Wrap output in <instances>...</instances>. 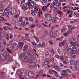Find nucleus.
<instances>
[{"instance_id":"6e6d98bb","label":"nucleus","mask_w":79,"mask_h":79,"mask_svg":"<svg viewBox=\"0 0 79 79\" xmlns=\"http://www.w3.org/2000/svg\"><path fill=\"white\" fill-rule=\"evenodd\" d=\"M56 41H58V40H59V41H62V39H61V38H58L56 39Z\"/></svg>"},{"instance_id":"bb28decb","label":"nucleus","mask_w":79,"mask_h":79,"mask_svg":"<svg viewBox=\"0 0 79 79\" xmlns=\"http://www.w3.org/2000/svg\"><path fill=\"white\" fill-rule=\"evenodd\" d=\"M35 10L38 12V14L39 16H40V9L38 8H37L36 7H35Z\"/></svg>"},{"instance_id":"e2e57ef3","label":"nucleus","mask_w":79,"mask_h":79,"mask_svg":"<svg viewBox=\"0 0 79 79\" xmlns=\"http://www.w3.org/2000/svg\"><path fill=\"white\" fill-rule=\"evenodd\" d=\"M74 40L75 42H76L77 44L79 43V39H75Z\"/></svg>"},{"instance_id":"b1692460","label":"nucleus","mask_w":79,"mask_h":79,"mask_svg":"<svg viewBox=\"0 0 79 79\" xmlns=\"http://www.w3.org/2000/svg\"><path fill=\"white\" fill-rule=\"evenodd\" d=\"M11 6L10 5H8L7 7L5 8V11H9L10 10V9H11Z\"/></svg>"},{"instance_id":"c756f323","label":"nucleus","mask_w":79,"mask_h":79,"mask_svg":"<svg viewBox=\"0 0 79 79\" xmlns=\"http://www.w3.org/2000/svg\"><path fill=\"white\" fill-rule=\"evenodd\" d=\"M51 20L54 23H56V19L54 17H52V18L51 19Z\"/></svg>"},{"instance_id":"de8ad7c7","label":"nucleus","mask_w":79,"mask_h":79,"mask_svg":"<svg viewBox=\"0 0 79 79\" xmlns=\"http://www.w3.org/2000/svg\"><path fill=\"white\" fill-rule=\"evenodd\" d=\"M57 2H58V1H57L56 0H54L53 1V5H56V3H57Z\"/></svg>"},{"instance_id":"69168bd1","label":"nucleus","mask_w":79,"mask_h":79,"mask_svg":"<svg viewBox=\"0 0 79 79\" xmlns=\"http://www.w3.org/2000/svg\"><path fill=\"white\" fill-rule=\"evenodd\" d=\"M54 10L56 11H58V9L56 7L54 8Z\"/></svg>"},{"instance_id":"13d9d810","label":"nucleus","mask_w":79,"mask_h":79,"mask_svg":"<svg viewBox=\"0 0 79 79\" xmlns=\"http://www.w3.org/2000/svg\"><path fill=\"white\" fill-rule=\"evenodd\" d=\"M7 28L8 29H9V30H10V31H12L13 30V27H10L9 26H7Z\"/></svg>"},{"instance_id":"864d4df0","label":"nucleus","mask_w":79,"mask_h":79,"mask_svg":"<svg viewBox=\"0 0 79 79\" xmlns=\"http://www.w3.org/2000/svg\"><path fill=\"white\" fill-rule=\"evenodd\" d=\"M63 35L64 36V37H67V36L68 35V33L66 32L64 33L63 34Z\"/></svg>"},{"instance_id":"f8f14e48","label":"nucleus","mask_w":79,"mask_h":79,"mask_svg":"<svg viewBox=\"0 0 79 79\" xmlns=\"http://www.w3.org/2000/svg\"><path fill=\"white\" fill-rule=\"evenodd\" d=\"M0 58L2 61H5V60H6V55L5 56L4 54H1L0 55Z\"/></svg>"},{"instance_id":"412c9836","label":"nucleus","mask_w":79,"mask_h":79,"mask_svg":"<svg viewBox=\"0 0 79 79\" xmlns=\"http://www.w3.org/2000/svg\"><path fill=\"white\" fill-rule=\"evenodd\" d=\"M56 6L58 8H59V10H61V3L60 2H59L56 3Z\"/></svg>"},{"instance_id":"f3484780","label":"nucleus","mask_w":79,"mask_h":79,"mask_svg":"<svg viewBox=\"0 0 79 79\" xmlns=\"http://www.w3.org/2000/svg\"><path fill=\"white\" fill-rule=\"evenodd\" d=\"M28 76L31 78H32L34 77V74L31 72H29L28 73Z\"/></svg>"},{"instance_id":"2eb2a0df","label":"nucleus","mask_w":79,"mask_h":79,"mask_svg":"<svg viewBox=\"0 0 79 79\" xmlns=\"http://www.w3.org/2000/svg\"><path fill=\"white\" fill-rule=\"evenodd\" d=\"M6 60L10 61L12 60V57L10 56H9L8 55H6Z\"/></svg>"},{"instance_id":"ea45409f","label":"nucleus","mask_w":79,"mask_h":79,"mask_svg":"<svg viewBox=\"0 0 79 79\" xmlns=\"http://www.w3.org/2000/svg\"><path fill=\"white\" fill-rule=\"evenodd\" d=\"M63 62L64 64H68V63H69V62L66 60H63Z\"/></svg>"},{"instance_id":"72a5a7b5","label":"nucleus","mask_w":79,"mask_h":79,"mask_svg":"<svg viewBox=\"0 0 79 79\" xmlns=\"http://www.w3.org/2000/svg\"><path fill=\"white\" fill-rule=\"evenodd\" d=\"M33 37L36 40L37 42H39V40L38 37H37V36H35V35L33 36Z\"/></svg>"},{"instance_id":"79ce46f5","label":"nucleus","mask_w":79,"mask_h":79,"mask_svg":"<svg viewBox=\"0 0 79 79\" xmlns=\"http://www.w3.org/2000/svg\"><path fill=\"white\" fill-rule=\"evenodd\" d=\"M4 15L6 17H8L10 16V14L8 12H6L5 13Z\"/></svg>"},{"instance_id":"4be33fe9","label":"nucleus","mask_w":79,"mask_h":79,"mask_svg":"<svg viewBox=\"0 0 79 79\" xmlns=\"http://www.w3.org/2000/svg\"><path fill=\"white\" fill-rule=\"evenodd\" d=\"M17 1L18 2L19 4H20V5H21V4H23L24 2H25L26 0H17Z\"/></svg>"},{"instance_id":"f03ea898","label":"nucleus","mask_w":79,"mask_h":79,"mask_svg":"<svg viewBox=\"0 0 79 79\" xmlns=\"http://www.w3.org/2000/svg\"><path fill=\"white\" fill-rule=\"evenodd\" d=\"M13 46L11 44H7L6 50L10 54H12V52H11V51H13Z\"/></svg>"},{"instance_id":"4d7b16f0","label":"nucleus","mask_w":79,"mask_h":79,"mask_svg":"<svg viewBox=\"0 0 79 79\" xmlns=\"http://www.w3.org/2000/svg\"><path fill=\"white\" fill-rule=\"evenodd\" d=\"M57 52L59 54L61 53V50L60 49V48H58L57 49Z\"/></svg>"},{"instance_id":"a878e982","label":"nucleus","mask_w":79,"mask_h":79,"mask_svg":"<svg viewBox=\"0 0 79 79\" xmlns=\"http://www.w3.org/2000/svg\"><path fill=\"white\" fill-rule=\"evenodd\" d=\"M45 62H44V64L45 65L47 64H49V61H48L47 59H46L44 60Z\"/></svg>"},{"instance_id":"bf43d9fd","label":"nucleus","mask_w":79,"mask_h":79,"mask_svg":"<svg viewBox=\"0 0 79 79\" xmlns=\"http://www.w3.org/2000/svg\"><path fill=\"white\" fill-rule=\"evenodd\" d=\"M36 26V25H35V24H32L31 25V28H33V27H35Z\"/></svg>"},{"instance_id":"c9c22d12","label":"nucleus","mask_w":79,"mask_h":79,"mask_svg":"<svg viewBox=\"0 0 79 79\" xmlns=\"http://www.w3.org/2000/svg\"><path fill=\"white\" fill-rule=\"evenodd\" d=\"M70 64L72 66H73L75 64V61L74 60H72L70 62Z\"/></svg>"},{"instance_id":"6ab92c4d","label":"nucleus","mask_w":79,"mask_h":79,"mask_svg":"<svg viewBox=\"0 0 79 79\" xmlns=\"http://www.w3.org/2000/svg\"><path fill=\"white\" fill-rule=\"evenodd\" d=\"M56 18L57 19H61V15L59 14H56L55 15Z\"/></svg>"},{"instance_id":"3c124183","label":"nucleus","mask_w":79,"mask_h":79,"mask_svg":"<svg viewBox=\"0 0 79 79\" xmlns=\"http://www.w3.org/2000/svg\"><path fill=\"white\" fill-rule=\"evenodd\" d=\"M42 3L43 5H45L47 4V2L42 1Z\"/></svg>"},{"instance_id":"09e8293b","label":"nucleus","mask_w":79,"mask_h":79,"mask_svg":"<svg viewBox=\"0 0 79 79\" xmlns=\"http://www.w3.org/2000/svg\"><path fill=\"white\" fill-rule=\"evenodd\" d=\"M32 43L33 46L35 47H37V44L33 42H32Z\"/></svg>"},{"instance_id":"0eeeda50","label":"nucleus","mask_w":79,"mask_h":79,"mask_svg":"<svg viewBox=\"0 0 79 79\" xmlns=\"http://www.w3.org/2000/svg\"><path fill=\"white\" fill-rule=\"evenodd\" d=\"M42 44H38V45H37L38 48H40L41 47L42 48L43 47H44L45 45V42L44 41H43L42 42Z\"/></svg>"},{"instance_id":"9b49d317","label":"nucleus","mask_w":79,"mask_h":79,"mask_svg":"<svg viewBox=\"0 0 79 79\" xmlns=\"http://www.w3.org/2000/svg\"><path fill=\"white\" fill-rule=\"evenodd\" d=\"M27 57H25L23 60V61L25 63H28L30 61L29 59Z\"/></svg>"},{"instance_id":"0e129e2a","label":"nucleus","mask_w":79,"mask_h":79,"mask_svg":"<svg viewBox=\"0 0 79 79\" xmlns=\"http://www.w3.org/2000/svg\"><path fill=\"white\" fill-rule=\"evenodd\" d=\"M29 21L31 22L33 21V19L32 18V17H30L29 18Z\"/></svg>"},{"instance_id":"5701e85b","label":"nucleus","mask_w":79,"mask_h":79,"mask_svg":"<svg viewBox=\"0 0 79 79\" xmlns=\"http://www.w3.org/2000/svg\"><path fill=\"white\" fill-rule=\"evenodd\" d=\"M27 49H28V45H26L23 47V52H25V51H26Z\"/></svg>"},{"instance_id":"dca6fc26","label":"nucleus","mask_w":79,"mask_h":79,"mask_svg":"<svg viewBox=\"0 0 79 79\" xmlns=\"http://www.w3.org/2000/svg\"><path fill=\"white\" fill-rule=\"evenodd\" d=\"M0 34L1 36L5 35V32L3 31V28H0Z\"/></svg>"},{"instance_id":"9d476101","label":"nucleus","mask_w":79,"mask_h":79,"mask_svg":"<svg viewBox=\"0 0 79 79\" xmlns=\"http://www.w3.org/2000/svg\"><path fill=\"white\" fill-rule=\"evenodd\" d=\"M29 55H27V53H23V55H20L19 56L20 58V59H22V58H24L25 57H28V56Z\"/></svg>"},{"instance_id":"052dcab7","label":"nucleus","mask_w":79,"mask_h":79,"mask_svg":"<svg viewBox=\"0 0 79 79\" xmlns=\"http://www.w3.org/2000/svg\"><path fill=\"white\" fill-rule=\"evenodd\" d=\"M50 36L51 37H53V32L52 31H50Z\"/></svg>"},{"instance_id":"2f4dec72","label":"nucleus","mask_w":79,"mask_h":79,"mask_svg":"<svg viewBox=\"0 0 79 79\" xmlns=\"http://www.w3.org/2000/svg\"><path fill=\"white\" fill-rule=\"evenodd\" d=\"M75 68L77 70L79 69V64H77L75 65Z\"/></svg>"},{"instance_id":"a211bd4d","label":"nucleus","mask_w":79,"mask_h":79,"mask_svg":"<svg viewBox=\"0 0 79 79\" xmlns=\"http://www.w3.org/2000/svg\"><path fill=\"white\" fill-rule=\"evenodd\" d=\"M29 65L30 66H33V67H35L37 64H36V63H35V62H31L29 63Z\"/></svg>"},{"instance_id":"58836bf2","label":"nucleus","mask_w":79,"mask_h":79,"mask_svg":"<svg viewBox=\"0 0 79 79\" xmlns=\"http://www.w3.org/2000/svg\"><path fill=\"white\" fill-rule=\"evenodd\" d=\"M23 6H24L26 8L27 7V6H29L30 4L29 3H28V2L27 3H25L23 4Z\"/></svg>"},{"instance_id":"a19ab883","label":"nucleus","mask_w":79,"mask_h":79,"mask_svg":"<svg viewBox=\"0 0 79 79\" xmlns=\"http://www.w3.org/2000/svg\"><path fill=\"white\" fill-rule=\"evenodd\" d=\"M67 51L69 53H71L73 52V49L71 48H69L67 49Z\"/></svg>"},{"instance_id":"f257e3e1","label":"nucleus","mask_w":79,"mask_h":79,"mask_svg":"<svg viewBox=\"0 0 79 79\" xmlns=\"http://www.w3.org/2000/svg\"><path fill=\"white\" fill-rule=\"evenodd\" d=\"M17 74L18 75L21 76H23V77H26L27 76V73L24 72L23 70H21L20 71L19 69L17 70Z\"/></svg>"},{"instance_id":"7ed1b4c3","label":"nucleus","mask_w":79,"mask_h":79,"mask_svg":"<svg viewBox=\"0 0 79 79\" xmlns=\"http://www.w3.org/2000/svg\"><path fill=\"white\" fill-rule=\"evenodd\" d=\"M70 44H71V45H72V46H73L72 47V48L74 50V51H76V50H77V49H76V48L75 46H77V44L76 42H73V41H71L70 42Z\"/></svg>"},{"instance_id":"20e7f679","label":"nucleus","mask_w":79,"mask_h":79,"mask_svg":"<svg viewBox=\"0 0 79 79\" xmlns=\"http://www.w3.org/2000/svg\"><path fill=\"white\" fill-rule=\"evenodd\" d=\"M26 53H27V55H28V56H30L31 57H34L35 55L34 52V51L32 50H30L28 52Z\"/></svg>"},{"instance_id":"cd10ccee","label":"nucleus","mask_w":79,"mask_h":79,"mask_svg":"<svg viewBox=\"0 0 79 79\" xmlns=\"http://www.w3.org/2000/svg\"><path fill=\"white\" fill-rule=\"evenodd\" d=\"M49 70L48 73H50V74H54L55 72V71L51 69H49Z\"/></svg>"},{"instance_id":"f704fd0d","label":"nucleus","mask_w":79,"mask_h":79,"mask_svg":"<svg viewBox=\"0 0 79 79\" xmlns=\"http://www.w3.org/2000/svg\"><path fill=\"white\" fill-rule=\"evenodd\" d=\"M5 10H0V14L1 15L2 14V15H4V13H5Z\"/></svg>"},{"instance_id":"a18cd8bd","label":"nucleus","mask_w":79,"mask_h":79,"mask_svg":"<svg viewBox=\"0 0 79 79\" xmlns=\"http://www.w3.org/2000/svg\"><path fill=\"white\" fill-rule=\"evenodd\" d=\"M54 73V75H55V76H56V77H58V73L56 71H55Z\"/></svg>"},{"instance_id":"5fc2aeb1","label":"nucleus","mask_w":79,"mask_h":79,"mask_svg":"<svg viewBox=\"0 0 79 79\" xmlns=\"http://www.w3.org/2000/svg\"><path fill=\"white\" fill-rule=\"evenodd\" d=\"M25 39L26 40L28 41V42H31V39L29 37L25 38Z\"/></svg>"},{"instance_id":"ddd939ff","label":"nucleus","mask_w":79,"mask_h":79,"mask_svg":"<svg viewBox=\"0 0 79 79\" xmlns=\"http://www.w3.org/2000/svg\"><path fill=\"white\" fill-rule=\"evenodd\" d=\"M64 56L65 57V58L67 61H68V56H69V54L67 52H64Z\"/></svg>"},{"instance_id":"6e6552de","label":"nucleus","mask_w":79,"mask_h":79,"mask_svg":"<svg viewBox=\"0 0 79 79\" xmlns=\"http://www.w3.org/2000/svg\"><path fill=\"white\" fill-rule=\"evenodd\" d=\"M66 43V40H64L62 42H60L59 43V47H63L65 45V44Z\"/></svg>"},{"instance_id":"680f3d73","label":"nucleus","mask_w":79,"mask_h":79,"mask_svg":"<svg viewBox=\"0 0 79 79\" xmlns=\"http://www.w3.org/2000/svg\"><path fill=\"white\" fill-rule=\"evenodd\" d=\"M49 7L51 9H52V8H54V6L52 4H51L50 5Z\"/></svg>"},{"instance_id":"39448f33","label":"nucleus","mask_w":79,"mask_h":79,"mask_svg":"<svg viewBox=\"0 0 79 79\" xmlns=\"http://www.w3.org/2000/svg\"><path fill=\"white\" fill-rule=\"evenodd\" d=\"M45 16L48 21H52V16L50 14H47L45 15Z\"/></svg>"},{"instance_id":"338daca9","label":"nucleus","mask_w":79,"mask_h":79,"mask_svg":"<svg viewBox=\"0 0 79 79\" xmlns=\"http://www.w3.org/2000/svg\"><path fill=\"white\" fill-rule=\"evenodd\" d=\"M6 71H7V70H6V69H4L3 70V72L2 73V74H4V73H6Z\"/></svg>"},{"instance_id":"1a4fd4ad","label":"nucleus","mask_w":79,"mask_h":79,"mask_svg":"<svg viewBox=\"0 0 79 79\" xmlns=\"http://www.w3.org/2000/svg\"><path fill=\"white\" fill-rule=\"evenodd\" d=\"M28 3H29V5H31L32 7H35L36 6V3L34 1H32L31 2H28Z\"/></svg>"},{"instance_id":"49530a36","label":"nucleus","mask_w":79,"mask_h":79,"mask_svg":"<svg viewBox=\"0 0 79 79\" xmlns=\"http://www.w3.org/2000/svg\"><path fill=\"white\" fill-rule=\"evenodd\" d=\"M49 44L50 45H53V43L52 40H49L48 41Z\"/></svg>"},{"instance_id":"603ef678","label":"nucleus","mask_w":79,"mask_h":79,"mask_svg":"<svg viewBox=\"0 0 79 79\" xmlns=\"http://www.w3.org/2000/svg\"><path fill=\"white\" fill-rule=\"evenodd\" d=\"M21 23H20V25L22 26H25V22H21Z\"/></svg>"},{"instance_id":"c85d7f7f","label":"nucleus","mask_w":79,"mask_h":79,"mask_svg":"<svg viewBox=\"0 0 79 79\" xmlns=\"http://www.w3.org/2000/svg\"><path fill=\"white\" fill-rule=\"evenodd\" d=\"M5 39L7 40H10V39H9V35H8V34H6L5 35Z\"/></svg>"},{"instance_id":"e433bc0d","label":"nucleus","mask_w":79,"mask_h":79,"mask_svg":"<svg viewBox=\"0 0 79 79\" xmlns=\"http://www.w3.org/2000/svg\"><path fill=\"white\" fill-rule=\"evenodd\" d=\"M52 68H59L60 67L57 65H52Z\"/></svg>"},{"instance_id":"4c0bfd02","label":"nucleus","mask_w":79,"mask_h":79,"mask_svg":"<svg viewBox=\"0 0 79 79\" xmlns=\"http://www.w3.org/2000/svg\"><path fill=\"white\" fill-rule=\"evenodd\" d=\"M59 58H60V60L61 61H63V60H64V57L62 55L60 56L59 57Z\"/></svg>"},{"instance_id":"774afa93","label":"nucleus","mask_w":79,"mask_h":79,"mask_svg":"<svg viewBox=\"0 0 79 79\" xmlns=\"http://www.w3.org/2000/svg\"><path fill=\"white\" fill-rule=\"evenodd\" d=\"M75 54H76V55H79V50H76L75 51Z\"/></svg>"},{"instance_id":"8fccbe9b","label":"nucleus","mask_w":79,"mask_h":79,"mask_svg":"<svg viewBox=\"0 0 79 79\" xmlns=\"http://www.w3.org/2000/svg\"><path fill=\"white\" fill-rule=\"evenodd\" d=\"M51 52L52 53V55H53L55 54V51L54 50V49L53 48L52 49Z\"/></svg>"},{"instance_id":"37998d69","label":"nucleus","mask_w":79,"mask_h":79,"mask_svg":"<svg viewBox=\"0 0 79 79\" xmlns=\"http://www.w3.org/2000/svg\"><path fill=\"white\" fill-rule=\"evenodd\" d=\"M66 31V27H64L61 30V32H64Z\"/></svg>"},{"instance_id":"473e14b6","label":"nucleus","mask_w":79,"mask_h":79,"mask_svg":"<svg viewBox=\"0 0 79 79\" xmlns=\"http://www.w3.org/2000/svg\"><path fill=\"white\" fill-rule=\"evenodd\" d=\"M24 45V43L22 42H20L19 43V46L21 48H22L23 47V45Z\"/></svg>"},{"instance_id":"4468645a","label":"nucleus","mask_w":79,"mask_h":79,"mask_svg":"<svg viewBox=\"0 0 79 79\" xmlns=\"http://www.w3.org/2000/svg\"><path fill=\"white\" fill-rule=\"evenodd\" d=\"M13 48L14 50H18V45L16 43H14L13 44Z\"/></svg>"},{"instance_id":"aec40b11","label":"nucleus","mask_w":79,"mask_h":79,"mask_svg":"<svg viewBox=\"0 0 79 79\" xmlns=\"http://www.w3.org/2000/svg\"><path fill=\"white\" fill-rule=\"evenodd\" d=\"M19 20L20 23H21V22H25V18L20 17L19 19Z\"/></svg>"},{"instance_id":"423d86ee","label":"nucleus","mask_w":79,"mask_h":79,"mask_svg":"<svg viewBox=\"0 0 79 79\" xmlns=\"http://www.w3.org/2000/svg\"><path fill=\"white\" fill-rule=\"evenodd\" d=\"M63 73L61 74V76L62 77H68V73H67V71L65 70H62Z\"/></svg>"},{"instance_id":"7c9ffc66","label":"nucleus","mask_w":79,"mask_h":79,"mask_svg":"<svg viewBox=\"0 0 79 79\" xmlns=\"http://www.w3.org/2000/svg\"><path fill=\"white\" fill-rule=\"evenodd\" d=\"M16 10H11L9 11V13L10 15H13L14 13H16Z\"/></svg>"},{"instance_id":"c03bdc74","label":"nucleus","mask_w":79,"mask_h":79,"mask_svg":"<svg viewBox=\"0 0 79 79\" xmlns=\"http://www.w3.org/2000/svg\"><path fill=\"white\" fill-rule=\"evenodd\" d=\"M50 3L48 4L46 6H44V9H45V10H46V9H47V8H48V6H50Z\"/></svg>"},{"instance_id":"393cba45","label":"nucleus","mask_w":79,"mask_h":79,"mask_svg":"<svg viewBox=\"0 0 79 79\" xmlns=\"http://www.w3.org/2000/svg\"><path fill=\"white\" fill-rule=\"evenodd\" d=\"M73 29V27H72L68 30V31H67V33H68V34H71L73 32V31H72Z\"/></svg>"}]
</instances>
